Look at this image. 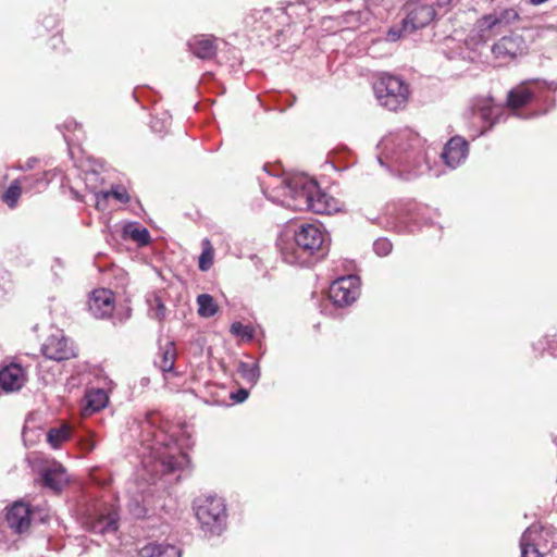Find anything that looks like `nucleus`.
<instances>
[{
	"instance_id": "a18cd8bd",
	"label": "nucleus",
	"mask_w": 557,
	"mask_h": 557,
	"mask_svg": "<svg viewBox=\"0 0 557 557\" xmlns=\"http://www.w3.org/2000/svg\"><path fill=\"white\" fill-rule=\"evenodd\" d=\"M548 349L552 351L553 355L557 356V339L548 342Z\"/></svg>"
},
{
	"instance_id": "5701e85b",
	"label": "nucleus",
	"mask_w": 557,
	"mask_h": 557,
	"mask_svg": "<svg viewBox=\"0 0 557 557\" xmlns=\"http://www.w3.org/2000/svg\"><path fill=\"white\" fill-rule=\"evenodd\" d=\"M137 557H182V550L174 544L152 541L137 552Z\"/></svg>"
},
{
	"instance_id": "a878e982",
	"label": "nucleus",
	"mask_w": 557,
	"mask_h": 557,
	"mask_svg": "<svg viewBox=\"0 0 557 557\" xmlns=\"http://www.w3.org/2000/svg\"><path fill=\"white\" fill-rule=\"evenodd\" d=\"M312 201L308 211H312L318 214H329L334 209L331 201L332 199L320 189L317 184V193H313Z\"/></svg>"
},
{
	"instance_id": "39448f33",
	"label": "nucleus",
	"mask_w": 557,
	"mask_h": 557,
	"mask_svg": "<svg viewBox=\"0 0 557 557\" xmlns=\"http://www.w3.org/2000/svg\"><path fill=\"white\" fill-rule=\"evenodd\" d=\"M373 90L380 106L389 111L404 109L407 104L409 87L396 75L383 73L374 83Z\"/></svg>"
},
{
	"instance_id": "ea45409f",
	"label": "nucleus",
	"mask_w": 557,
	"mask_h": 557,
	"mask_svg": "<svg viewBox=\"0 0 557 557\" xmlns=\"http://www.w3.org/2000/svg\"><path fill=\"white\" fill-rule=\"evenodd\" d=\"M160 420V416L156 411L148 412L146 414L144 423L149 428H156L157 423Z\"/></svg>"
},
{
	"instance_id": "9d476101",
	"label": "nucleus",
	"mask_w": 557,
	"mask_h": 557,
	"mask_svg": "<svg viewBox=\"0 0 557 557\" xmlns=\"http://www.w3.org/2000/svg\"><path fill=\"white\" fill-rule=\"evenodd\" d=\"M359 296V277L356 275L342 276L332 282L329 297L336 307L352 304Z\"/></svg>"
},
{
	"instance_id": "4468645a",
	"label": "nucleus",
	"mask_w": 557,
	"mask_h": 557,
	"mask_svg": "<svg viewBox=\"0 0 557 557\" xmlns=\"http://www.w3.org/2000/svg\"><path fill=\"white\" fill-rule=\"evenodd\" d=\"M84 525L87 531L95 534H114L119 528V516L112 510L92 512L85 518Z\"/></svg>"
},
{
	"instance_id": "c03bdc74",
	"label": "nucleus",
	"mask_w": 557,
	"mask_h": 557,
	"mask_svg": "<svg viewBox=\"0 0 557 557\" xmlns=\"http://www.w3.org/2000/svg\"><path fill=\"white\" fill-rule=\"evenodd\" d=\"M453 0H436V5L438 9H447Z\"/></svg>"
},
{
	"instance_id": "c9c22d12",
	"label": "nucleus",
	"mask_w": 557,
	"mask_h": 557,
	"mask_svg": "<svg viewBox=\"0 0 557 557\" xmlns=\"http://www.w3.org/2000/svg\"><path fill=\"white\" fill-rule=\"evenodd\" d=\"M393 249L392 243L387 238H379L373 243V250L380 257H385Z\"/></svg>"
},
{
	"instance_id": "9b49d317",
	"label": "nucleus",
	"mask_w": 557,
	"mask_h": 557,
	"mask_svg": "<svg viewBox=\"0 0 557 557\" xmlns=\"http://www.w3.org/2000/svg\"><path fill=\"white\" fill-rule=\"evenodd\" d=\"M41 351L48 359L63 361L76 357V348L73 342L65 337L61 330H57L48 336L42 344Z\"/></svg>"
},
{
	"instance_id": "f3484780",
	"label": "nucleus",
	"mask_w": 557,
	"mask_h": 557,
	"mask_svg": "<svg viewBox=\"0 0 557 557\" xmlns=\"http://www.w3.org/2000/svg\"><path fill=\"white\" fill-rule=\"evenodd\" d=\"M90 313L97 319H104L111 315L114 309L113 293L106 288L96 289L88 299Z\"/></svg>"
},
{
	"instance_id": "f8f14e48",
	"label": "nucleus",
	"mask_w": 557,
	"mask_h": 557,
	"mask_svg": "<svg viewBox=\"0 0 557 557\" xmlns=\"http://www.w3.org/2000/svg\"><path fill=\"white\" fill-rule=\"evenodd\" d=\"M528 45L524 38L516 33L502 37L492 47V52L497 59L511 60L525 54Z\"/></svg>"
},
{
	"instance_id": "79ce46f5",
	"label": "nucleus",
	"mask_w": 557,
	"mask_h": 557,
	"mask_svg": "<svg viewBox=\"0 0 557 557\" xmlns=\"http://www.w3.org/2000/svg\"><path fill=\"white\" fill-rule=\"evenodd\" d=\"M95 197H96L97 209L103 210L106 207L107 200L102 199V191L95 194Z\"/></svg>"
},
{
	"instance_id": "412c9836",
	"label": "nucleus",
	"mask_w": 557,
	"mask_h": 557,
	"mask_svg": "<svg viewBox=\"0 0 557 557\" xmlns=\"http://www.w3.org/2000/svg\"><path fill=\"white\" fill-rule=\"evenodd\" d=\"M41 483L53 492H60L67 483V475L61 463L54 462L41 470Z\"/></svg>"
},
{
	"instance_id": "72a5a7b5",
	"label": "nucleus",
	"mask_w": 557,
	"mask_h": 557,
	"mask_svg": "<svg viewBox=\"0 0 557 557\" xmlns=\"http://www.w3.org/2000/svg\"><path fill=\"white\" fill-rule=\"evenodd\" d=\"M24 188L32 190L38 187L39 185L46 186L48 184L47 173L38 174V175H27L22 178Z\"/></svg>"
},
{
	"instance_id": "dca6fc26",
	"label": "nucleus",
	"mask_w": 557,
	"mask_h": 557,
	"mask_svg": "<svg viewBox=\"0 0 557 557\" xmlns=\"http://www.w3.org/2000/svg\"><path fill=\"white\" fill-rule=\"evenodd\" d=\"M468 152V141L460 136H455L445 145L441 157L448 168L456 169L466 160Z\"/></svg>"
},
{
	"instance_id": "4be33fe9",
	"label": "nucleus",
	"mask_w": 557,
	"mask_h": 557,
	"mask_svg": "<svg viewBox=\"0 0 557 557\" xmlns=\"http://www.w3.org/2000/svg\"><path fill=\"white\" fill-rule=\"evenodd\" d=\"M189 459L186 454H160L158 456L157 469L163 475L172 474L177 471L184 472L185 468L188 466Z\"/></svg>"
},
{
	"instance_id": "ddd939ff",
	"label": "nucleus",
	"mask_w": 557,
	"mask_h": 557,
	"mask_svg": "<svg viewBox=\"0 0 557 557\" xmlns=\"http://www.w3.org/2000/svg\"><path fill=\"white\" fill-rule=\"evenodd\" d=\"M74 436L82 450L89 453L96 447L95 434L90 431H84L82 434L72 435L67 426L50 429L47 433V441L53 448H58L63 442Z\"/></svg>"
},
{
	"instance_id": "7c9ffc66",
	"label": "nucleus",
	"mask_w": 557,
	"mask_h": 557,
	"mask_svg": "<svg viewBox=\"0 0 557 557\" xmlns=\"http://www.w3.org/2000/svg\"><path fill=\"white\" fill-rule=\"evenodd\" d=\"M420 209V206L416 202L408 201L398 209L397 216L404 223L408 221L417 222Z\"/></svg>"
},
{
	"instance_id": "4c0bfd02",
	"label": "nucleus",
	"mask_w": 557,
	"mask_h": 557,
	"mask_svg": "<svg viewBox=\"0 0 557 557\" xmlns=\"http://www.w3.org/2000/svg\"><path fill=\"white\" fill-rule=\"evenodd\" d=\"M128 509L131 515L136 519L144 518L147 515L146 507L140 503L138 498H132L129 500Z\"/></svg>"
},
{
	"instance_id": "473e14b6",
	"label": "nucleus",
	"mask_w": 557,
	"mask_h": 557,
	"mask_svg": "<svg viewBox=\"0 0 557 557\" xmlns=\"http://www.w3.org/2000/svg\"><path fill=\"white\" fill-rule=\"evenodd\" d=\"M148 302L151 315L159 321L164 320L166 315V308L161 298L158 295H153V297L149 299Z\"/></svg>"
},
{
	"instance_id": "de8ad7c7",
	"label": "nucleus",
	"mask_w": 557,
	"mask_h": 557,
	"mask_svg": "<svg viewBox=\"0 0 557 557\" xmlns=\"http://www.w3.org/2000/svg\"><path fill=\"white\" fill-rule=\"evenodd\" d=\"M547 0H529V2L533 5H540L545 3Z\"/></svg>"
},
{
	"instance_id": "cd10ccee",
	"label": "nucleus",
	"mask_w": 557,
	"mask_h": 557,
	"mask_svg": "<svg viewBox=\"0 0 557 557\" xmlns=\"http://www.w3.org/2000/svg\"><path fill=\"white\" fill-rule=\"evenodd\" d=\"M22 180H14L2 194V201L11 209L17 206L18 198L22 195Z\"/></svg>"
},
{
	"instance_id": "6ab92c4d",
	"label": "nucleus",
	"mask_w": 557,
	"mask_h": 557,
	"mask_svg": "<svg viewBox=\"0 0 557 557\" xmlns=\"http://www.w3.org/2000/svg\"><path fill=\"white\" fill-rule=\"evenodd\" d=\"M25 381V371L18 363L11 362L0 369V387L7 393L21 389Z\"/></svg>"
},
{
	"instance_id": "0eeeda50",
	"label": "nucleus",
	"mask_w": 557,
	"mask_h": 557,
	"mask_svg": "<svg viewBox=\"0 0 557 557\" xmlns=\"http://www.w3.org/2000/svg\"><path fill=\"white\" fill-rule=\"evenodd\" d=\"M317 193L315 180L306 174H296L284 181V203L295 210H308Z\"/></svg>"
},
{
	"instance_id": "49530a36",
	"label": "nucleus",
	"mask_w": 557,
	"mask_h": 557,
	"mask_svg": "<svg viewBox=\"0 0 557 557\" xmlns=\"http://www.w3.org/2000/svg\"><path fill=\"white\" fill-rule=\"evenodd\" d=\"M153 436H154V444L152 446V449L156 450L157 449V445H161L162 442L157 438L159 436L158 434L154 433Z\"/></svg>"
},
{
	"instance_id": "8fccbe9b",
	"label": "nucleus",
	"mask_w": 557,
	"mask_h": 557,
	"mask_svg": "<svg viewBox=\"0 0 557 557\" xmlns=\"http://www.w3.org/2000/svg\"><path fill=\"white\" fill-rule=\"evenodd\" d=\"M114 557H122V554H115Z\"/></svg>"
},
{
	"instance_id": "2eb2a0df",
	"label": "nucleus",
	"mask_w": 557,
	"mask_h": 557,
	"mask_svg": "<svg viewBox=\"0 0 557 557\" xmlns=\"http://www.w3.org/2000/svg\"><path fill=\"white\" fill-rule=\"evenodd\" d=\"M473 115L476 120L486 124L483 126L481 134H485L493 125L505 121V109L494 104L492 100H482L473 106Z\"/></svg>"
},
{
	"instance_id": "aec40b11",
	"label": "nucleus",
	"mask_w": 557,
	"mask_h": 557,
	"mask_svg": "<svg viewBox=\"0 0 557 557\" xmlns=\"http://www.w3.org/2000/svg\"><path fill=\"white\" fill-rule=\"evenodd\" d=\"M188 50L198 59L212 60L218 52L216 38L208 35H197L187 41Z\"/></svg>"
},
{
	"instance_id": "37998d69",
	"label": "nucleus",
	"mask_w": 557,
	"mask_h": 557,
	"mask_svg": "<svg viewBox=\"0 0 557 557\" xmlns=\"http://www.w3.org/2000/svg\"><path fill=\"white\" fill-rule=\"evenodd\" d=\"M36 162H37V159L30 158L26 161V163L23 166H21V169L24 171L32 170Z\"/></svg>"
},
{
	"instance_id": "393cba45",
	"label": "nucleus",
	"mask_w": 557,
	"mask_h": 557,
	"mask_svg": "<svg viewBox=\"0 0 557 557\" xmlns=\"http://www.w3.org/2000/svg\"><path fill=\"white\" fill-rule=\"evenodd\" d=\"M176 359V350L174 343H168L163 348H161L160 354L154 359V364L162 372H172L174 369V363Z\"/></svg>"
},
{
	"instance_id": "1a4fd4ad",
	"label": "nucleus",
	"mask_w": 557,
	"mask_h": 557,
	"mask_svg": "<svg viewBox=\"0 0 557 557\" xmlns=\"http://www.w3.org/2000/svg\"><path fill=\"white\" fill-rule=\"evenodd\" d=\"M553 531L539 524H532L520 539L521 557H546L553 545L548 537Z\"/></svg>"
},
{
	"instance_id": "f257e3e1",
	"label": "nucleus",
	"mask_w": 557,
	"mask_h": 557,
	"mask_svg": "<svg viewBox=\"0 0 557 557\" xmlns=\"http://www.w3.org/2000/svg\"><path fill=\"white\" fill-rule=\"evenodd\" d=\"M377 160L387 169L398 168L408 172H421L424 162L421 137L411 129H403L385 136L377 145Z\"/></svg>"
},
{
	"instance_id": "bb28decb",
	"label": "nucleus",
	"mask_w": 557,
	"mask_h": 557,
	"mask_svg": "<svg viewBox=\"0 0 557 557\" xmlns=\"http://www.w3.org/2000/svg\"><path fill=\"white\" fill-rule=\"evenodd\" d=\"M123 235L136 242L139 246H146L150 243V233L146 227H139L137 224L129 223L123 227Z\"/></svg>"
},
{
	"instance_id": "09e8293b",
	"label": "nucleus",
	"mask_w": 557,
	"mask_h": 557,
	"mask_svg": "<svg viewBox=\"0 0 557 557\" xmlns=\"http://www.w3.org/2000/svg\"><path fill=\"white\" fill-rule=\"evenodd\" d=\"M51 40H53V41H60V38H59L57 35H54V36L51 38Z\"/></svg>"
},
{
	"instance_id": "6e6552de",
	"label": "nucleus",
	"mask_w": 557,
	"mask_h": 557,
	"mask_svg": "<svg viewBox=\"0 0 557 557\" xmlns=\"http://www.w3.org/2000/svg\"><path fill=\"white\" fill-rule=\"evenodd\" d=\"M519 13L515 8H497L491 13L483 15L475 22V32L479 41L487 42L503 28L512 25L519 20Z\"/></svg>"
},
{
	"instance_id": "20e7f679",
	"label": "nucleus",
	"mask_w": 557,
	"mask_h": 557,
	"mask_svg": "<svg viewBox=\"0 0 557 557\" xmlns=\"http://www.w3.org/2000/svg\"><path fill=\"white\" fill-rule=\"evenodd\" d=\"M403 11L405 17L400 24L392 26L387 32V38L391 41H396L428 26L437 15L433 2L429 0H409L403 7Z\"/></svg>"
},
{
	"instance_id": "2f4dec72",
	"label": "nucleus",
	"mask_w": 557,
	"mask_h": 557,
	"mask_svg": "<svg viewBox=\"0 0 557 557\" xmlns=\"http://www.w3.org/2000/svg\"><path fill=\"white\" fill-rule=\"evenodd\" d=\"M203 250L199 256L198 267L201 271H208L213 262V249L208 239L203 240Z\"/></svg>"
},
{
	"instance_id": "a19ab883",
	"label": "nucleus",
	"mask_w": 557,
	"mask_h": 557,
	"mask_svg": "<svg viewBox=\"0 0 557 557\" xmlns=\"http://www.w3.org/2000/svg\"><path fill=\"white\" fill-rule=\"evenodd\" d=\"M248 396L249 392L246 388H239L231 394V399L235 400L236 403H243L248 398Z\"/></svg>"
},
{
	"instance_id": "f704fd0d",
	"label": "nucleus",
	"mask_w": 557,
	"mask_h": 557,
	"mask_svg": "<svg viewBox=\"0 0 557 557\" xmlns=\"http://www.w3.org/2000/svg\"><path fill=\"white\" fill-rule=\"evenodd\" d=\"M170 116L163 114V117H153L150 122V127L154 133H165L171 124Z\"/></svg>"
},
{
	"instance_id": "c756f323",
	"label": "nucleus",
	"mask_w": 557,
	"mask_h": 557,
	"mask_svg": "<svg viewBox=\"0 0 557 557\" xmlns=\"http://www.w3.org/2000/svg\"><path fill=\"white\" fill-rule=\"evenodd\" d=\"M237 371L240 374V376L251 385L257 384V382L260 379V368L258 363H248L240 361L238 363Z\"/></svg>"
},
{
	"instance_id": "e433bc0d",
	"label": "nucleus",
	"mask_w": 557,
	"mask_h": 557,
	"mask_svg": "<svg viewBox=\"0 0 557 557\" xmlns=\"http://www.w3.org/2000/svg\"><path fill=\"white\" fill-rule=\"evenodd\" d=\"M231 333L235 336L247 337L251 339L253 336V331L250 326L244 325L240 322H234L231 325Z\"/></svg>"
},
{
	"instance_id": "58836bf2",
	"label": "nucleus",
	"mask_w": 557,
	"mask_h": 557,
	"mask_svg": "<svg viewBox=\"0 0 557 557\" xmlns=\"http://www.w3.org/2000/svg\"><path fill=\"white\" fill-rule=\"evenodd\" d=\"M111 196L121 202H127L129 200L127 193L120 187H112L110 190L102 191L103 200H108Z\"/></svg>"
},
{
	"instance_id": "f03ea898",
	"label": "nucleus",
	"mask_w": 557,
	"mask_h": 557,
	"mask_svg": "<svg viewBox=\"0 0 557 557\" xmlns=\"http://www.w3.org/2000/svg\"><path fill=\"white\" fill-rule=\"evenodd\" d=\"M330 239L321 225L301 223L294 231V243L282 249L286 263L310 267L327 255Z\"/></svg>"
},
{
	"instance_id": "423d86ee",
	"label": "nucleus",
	"mask_w": 557,
	"mask_h": 557,
	"mask_svg": "<svg viewBox=\"0 0 557 557\" xmlns=\"http://www.w3.org/2000/svg\"><path fill=\"white\" fill-rule=\"evenodd\" d=\"M195 515L206 535H220L225 529L226 508L222 498L208 496L195 502Z\"/></svg>"
},
{
	"instance_id": "b1692460",
	"label": "nucleus",
	"mask_w": 557,
	"mask_h": 557,
	"mask_svg": "<svg viewBox=\"0 0 557 557\" xmlns=\"http://www.w3.org/2000/svg\"><path fill=\"white\" fill-rule=\"evenodd\" d=\"M109 401L108 394L102 388H94L87 391L85 395V411L92 413L101 410Z\"/></svg>"
},
{
	"instance_id": "7ed1b4c3",
	"label": "nucleus",
	"mask_w": 557,
	"mask_h": 557,
	"mask_svg": "<svg viewBox=\"0 0 557 557\" xmlns=\"http://www.w3.org/2000/svg\"><path fill=\"white\" fill-rule=\"evenodd\" d=\"M556 89V82H546L539 78L522 82L508 92V108L511 109L513 114L520 119H531L540 114H545L547 109L543 111H532L529 113L521 111V109L533 101L539 104L553 106L554 100L547 97L545 92L547 90L554 91Z\"/></svg>"
},
{
	"instance_id": "a211bd4d",
	"label": "nucleus",
	"mask_w": 557,
	"mask_h": 557,
	"mask_svg": "<svg viewBox=\"0 0 557 557\" xmlns=\"http://www.w3.org/2000/svg\"><path fill=\"white\" fill-rule=\"evenodd\" d=\"M5 520L14 533L23 534L30 525V509L23 502H15L8 508Z\"/></svg>"
},
{
	"instance_id": "c85d7f7f",
	"label": "nucleus",
	"mask_w": 557,
	"mask_h": 557,
	"mask_svg": "<svg viewBox=\"0 0 557 557\" xmlns=\"http://www.w3.org/2000/svg\"><path fill=\"white\" fill-rule=\"evenodd\" d=\"M198 314L202 318H211L218 312V305L209 294H201L197 297Z\"/></svg>"
}]
</instances>
